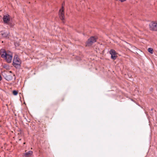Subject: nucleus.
I'll use <instances>...</instances> for the list:
<instances>
[{"mask_svg": "<svg viewBox=\"0 0 157 157\" xmlns=\"http://www.w3.org/2000/svg\"><path fill=\"white\" fill-rule=\"evenodd\" d=\"M21 99H20V101H21H21H22Z\"/></svg>", "mask_w": 157, "mask_h": 157, "instance_id": "15", "label": "nucleus"}, {"mask_svg": "<svg viewBox=\"0 0 157 157\" xmlns=\"http://www.w3.org/2000/svg\"><path fill=\"white\" fill-rule=\"evenodd\" d=\"M21 61L17 55L14 56L13 60V65L16 67L18 68L20 66Z\"/></svg>", "mask_w": 157, "mask_h": 157, "instance_id": "2", "label": "nucleus"}, {"mask_svg": "<svg viewBox=\"0 0 157 157\" xmlns=\"http://www.w3.org/2000/svg\"><path fill=\"white\" fill-rule=\"evenodd\" d=\"M150 90L151 91L152 90V88H151L150 89Z\"/></svg>", "mask_w": 157, "mask_h": 157, "instance_id": "14", "label": "nucleus"}, {"mask_svg": "<svg viewBox=\"0 0 157 157\" xmlns=\"http://www.w3.org/2000/svg\"><path fill=\"white\" fill-rule=\"evenodd\" d=\"M2 79V77L1 75H0V81H1Z\"/></svg>", "mask_w": 157, "mask_h": 157, "instance_id": "13", "label": "nucleus"}, {"mask_svg": "<svg viewBox=\"0 0 157 157\" xmlns=\"http://www.w3.org/2000/svg\"><path fill=\"white\" fill-rule=\"evenodd\" d=\"M10 16L8 14L5 15L3 17V20L5 23L8 24L10 21Z\"/></svg>", "mask_w": 157, "mask_h": 157, "instance_id": "7", "label": "nucleus"}, {"mask_svg": "<svg viewBox=\"0 0 157 157\" xmlns=\"http://www.w3.org/2000/svg\"><path fill=\"white\" fill-rule=\"evenodd\" d=\"M33 154V152L32 151H29L27 152L24 153V157H29L31 156Z\"/></svg>", "mask_w": 157, "mask_h": 157, "instance_id": "8", "label": "nucleus"}, {"mask_svg": "<svg viewBox=\"0 0 157 157\" xmlns=\"http://www.w3.org/2000/svg\"><path fill=\"white\" fill-rule=\"evenodd\" d=\"M0 54L2 57L5 58L8 63H10L11 62L12 58V55L7 53L4 49H2L1 50Z\"/></svg>", "mask_w": 157, "mask_h": 157, "instance_id": "1", "label": "nucleus"}, {"mask_svg": "<svg viewBox=\"0 0 157 157\" xmlns=\"http://www.w3.org/2000/svg\"><path fill=\"white\" fill-rule=\"evenodd\" d=\"M5 78L8 81L11 80L13 79V77L10 75H8L6 76Z\"/></svg>", "mask_w": 157, "mask_h": 157, "instance_id": "10", "label": "nucleus"}, {"mask_svg": "<svg viewBox=\"0 0 157 157\" xmlns=\"http://www.w3.org/2000/svg\"><path fill=\"white\" fill-rule=\"evenodd\" d=\"M149 29L151 30L157 31V21H153L149 24Z\"/></svg>", "mask_w": 157, "mask_h": 157, "instance_id": "3", "label": "nucleus"}, {"mask_svg": "<svg viewBox=\"0 0 157 157\" xmlns=\"http://www.w3.org/2000/svg\"><path fill=\"white\" fill-rule=\"evenodd\" d=\"M109 53L111 55V58L112 59L115 60L116 59L117 57V53L114 50H110L109 51Z\"/></svg>", "mask_w": 157, "mask_h": 157, "instance_id": "5", "label": "nucleus"}, {"mask_svg": "<svg viewBox=\"0 0 157 157\" xmlns=\"http://www.w3.org/2000/svg\"><path fill=\"white\" fill-rule=\"evenodd\" d=\"M2 36L5 38H8L9 36V33L8 32L2 33H1Z\"/></svg>", "mask_w": 157, "mask_h": 157, "instance_id": "9", "label": "nucleus"}, {"mask_svg": "<svg viewBox=\"0 0 157 157\" xmlns=\"http://www.w3.org/2000/svg\"><path fill=\"white\" fill-rule=\"evenodd\" d=\"M97 38L95 36H91L88 40L87 42V46H91L93 43L96 41Z\"/></svg>", "mask_w": 157, "mask_h": 157, "instance_id": "4", "label": "nucleus"}, {"mask_svg": "<svg viewBox=\"0 0 157 157\" xmlns=\"http://www.w3.org/2000/svg\"><path fill=\"white\" fill-rule=\"evenodd\" d=\"M13 93L14 95H16L18 94V91L15 90H13Z\"/></svg>", "mask_w": 157, "mask_h": 157, "instance_id": "12", "label": "nucleus"}, {"mask_svg": "<svg viewBox=\"0 0 157 157\" xmlns=\"http://www.w3.org/2000/svg\"><path fill=\"white\" fill-rule=\"evenodd\" d=\"M131 99V100L132 101H133V99L131 98V99Z\"/></svg>", "mask_w": 157, "mask_h": 157, "instance_id": "16", "label": "nucleus"}, {"mask_svg": "<svg viewBox=\"0 0 157 157\" xmlns=\"http://www.w3.org/2000/svg\"><path fill=\"white\" fill-rule=\"evenodd\" d=\"M152 109H151V110H152Z\"/></svg>", "mask_w": 157, "mask_h": 157, "instance_id": "17", "label": "nucleus"}, {"mask_svg": "<svg viewBox=\"0 0 157 157\" xmlns=\"http://www.w3.org/2000/svg\"><path fill=\"white\" fill-rule=\"evenodd\" d=\"M59 17L61 20H64V14L63 13V7H62L59 11Z\"/></svg>", "mask_w": 157, "mask_h": 157, "instance_id": "6", "label": "nucleus"}, {"mask_svg": "<svg viewBox=\"0 0 157 157\" xmlns=\"http://www.w3.org/2000/svg\"><path fill=\"white\" fill-rule=\"evenodd\" d=\"M148 52L151 54H153V49L151 48H149L148 49Z\"/></svg>", "mask_w": 157, "mask_h": 157, "instance_id": "11", "label": "nucleus"}]
</instances>
